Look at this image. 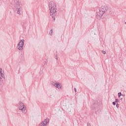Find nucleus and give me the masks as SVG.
Instances as JSON below:
<instances>
[{"label":"nucleus","instance_id":"1","mask_svg":"<svg viewBox=\"0 0 126 126\" xmlns=\"http://www.w3.org/2000/svg\"><path fill=\"white\" fill-rule=\"evenodd\" d=\"M56 4L54 2H51L49 4V9H50V15H55L56 12H57V8Z\"/></svg>","mask_w":126,"mask_h":126},{"label":"nucleus","instance_id":"2","mask_svg":"<svg viewBox=\"0 0 126 126\" xmlns=\"http://www.w3.org/2000/svg\"><path fill=\"white\" fill-rule=\"evenodd\" d=\"M107 11V6L103 5L102 6L99 10V11L97 12V15L99 17V18L102 17V16Z\"/></svg>","mask_w":126,"mask_h":126},{"label":"nucleus","instance_id":"3","mask_svg":"<svg viewBox=\"0 0 126 126\" xmlns=\"http://www.w3.org/2000/svg\"><path fill=\"white\" fill-rule=\"evenodd\" d=\"M19 110H21V111H22L23 113H26V112H27V110H26V107L22 102H20L19 103Z\"/></svg>","mask_w":126,"mask_h":126},{"label":"nucleus","instance_id":"4","mask_svg":"<svg viewBox=\"0 0 126 126\" xmlns=\"http://www.w3.org/2000/svg\"><path fill=\"white\" fill-rule=\"evenodd\" d=\"M23 46H24V40H20L19 43H18L17 48L18 50H22L23 49Z\"/></svg>","mask_w":126,"mask_h":126},{"label":"nucleus","instance_id":"5","mask_svg":"<svg viewBox=\"0 0 126 126\" xmlns=\"http://www.w3.org/2000/svg\"><path fill=\"white\" fill-rule=\"evenodd\" d=\"M49 121V119H46L43 122H41L39 126H45L47 124H48V122Z\"/></svg>","mask_w":126,"mask_h":126},{"label":"nucleus","instance_id":"6","mask_svg":"<svg viewBox=\"0 0 126 126\" xmlns=\"http://www.w3.org/2000/svg\"><path fill=\"white\" fill-rule=\"evenodd\" d=\"M3 76H4L3 75V71H2V69L0 68V78H3Z\"/></svg>","mask_w":126,"mask_h":126},{"label":"nucleus","instance_id":"7","mask_svg":"<svg viewBox=\"0 0 126 126\" xmlns=\"http://www.w3.org/2000/svg\"><path fill=\"white\" fill-rule=\"evenodd\" d=\"M53 85H54V86H55L56 87H57V88H58L59 89H60V88H61V84H60V83H57L55 84H53Z\"/></svg>","mask_w":126,"mask_h":126},{"label":"nucleus","instance_id":"8","mask_svg":"<svg viewBox=\"0 0 126 126\" xmlns=\"http://www.w3.org/2000/svg\"><path fill=\"white\" fill-rule=\"evenodd\" d=\"M121 95H122V93H118V97H121Z\"/></svg>","mask_w":126,"mask_h":126},{"label":"nucleus","instance_id":"9","mask_svg":"<svg viewBox=\"0 0 126 126\" xmlns=\"http://www.w3.org/2000/svg\"><path fill=\"white\" fill-rule=\"evenodd\" d=\"M50 35H52V34H53V30L50 31Z\"/></svg>","mask_w":126,"mask_h":126},{"label":"nucleus","instance_id":"10","mask_svg":"<svg viewBox=\"0 0 126 126\" xmlns=\"http://www.w3.org/2000/svg\"><path fill=\"white\" fill-rule=\"evenodd\" d=\"M102 54H103V55L106 54V52L105 51H102Z\"/></svg>","mask_w":126,"mask_h":126},{"label":"nucleus","instance_id":"11","mask_svg":"<svg viewBox=\"0 0 126 126\" xmlns=\"http://www.w3.org/2000/svg\"><path fill=\"white\" fill-rule=\"evenodd\" d=\"M116 107L117 108H119V104L118 103L116 104Z\"/></svg>","mask_w":126,"mask_h":126},{"label":"nucleus","instance_id":"12","mask_svg":"<svg viewBox=\"0 0 126 126\" xmlns=\"http://www.w3.org/2000/svg\"><path fill=\"white\" fill-rule=\"evenodd\" d=\"M113 105H114L115 106V105H116V102H113Z\"/></svg>","mask_w":126,"mask_h":126},{"label":"nucleus","instance_id":"13","mask_svg":"<svg viewBox=\"0 0 126 126\" xmlns=\"http://www.w3.org/2000/svg\"><path fill=\"white\" fill-rule=\"evenodd\" d=\"M74 90H75V92H76V88H74Z\"/></svg>","mask_w":126,"mask_h":126},{"label":"nucleus","instance_id":"14","mask_svg":"<svg viewBox=\"0 0 126 126\" xmlns=\"http://www.w3.org/2000/svg\"><path fill=\"white\" fill-rule=\"evenodd\" d=\"M17 13H19V11H18V12H17Z\"/></svg>","mask_w":126,"mask_h":126},{"label":"nucleus","instance_id":"15","mask_svg":"<svg viewBox=\"0 0 126 126\" xmlns=\"http://www.w3.org/2000/svg\"><path fill=\"white\" fill-rule=\"evenodd\" d=\"M118 100V99H116V101H117Z\"/></svg>","mask_w":126,"mask_h":126}]
</instances>
